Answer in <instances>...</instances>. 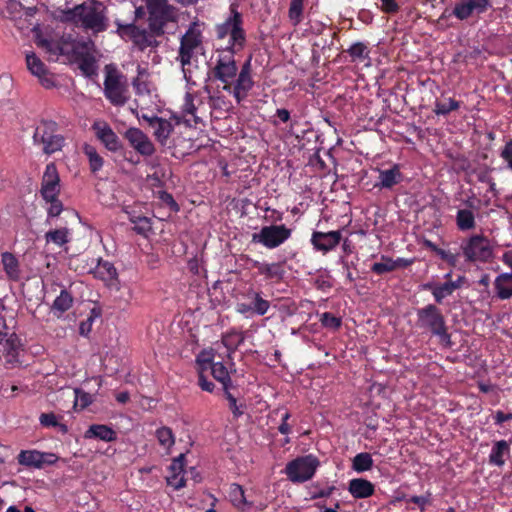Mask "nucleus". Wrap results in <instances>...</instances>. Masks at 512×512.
<instances>
[{
    "instance_id": "3c124183",
    "label": "nucleus",
    "mask_w": 512,
    "mask_h": 512,
    "mask_svg": "<svg viewBox=\"0 0 512 512\" xmlns=\"http://www.w3.org/2000/svg\"><path fill=\"white\" fill-rule=\"evenodd\" d=\"M231 389L223 390L224 396L228 401L229 409L231 413L233 414V417L238 419L241 417L244 413L243 408L244 405L240 404L238 405L236 397L231 393Z\"/></svg>"
},
{
    "instance_id": "9d476101",
    "label": "nucleus",
    "mask_w": 512,
    "mask_h": 512,
    "mask_svg": "<svg viewBox=\"0 0 512 512\" xmlns=\"http://www.w3.org/2000/svg\"><path fill=\"white\" fill-rule=\"evenodd\" d=\"M238 51L217 50V57L210 74L214 80L220 81L224 85L232 84L237 76L238 66L235 55Z\"/></svg>"
},
{
    "instance_id": "f8f14e48",
    "label": "nucleus",
    "mask_w": 512,
    "mask_h": 512,
    "mask_svg": "<svg viewBox=\"0 0 512 512\" xmlns=\"http://www.w3.org/2000/svg\"><path fill=\"white\" fill-rule=\"evenodd\" d=\"M491 7V0H458L449 16L460 21L468 20L473 16H480Z\"/></svg>"
},
{
    "instance_id": "412c9836",
    "label": "nucleus",
    "mask_w": 512,
    "mask_h": 512,
    "mask_svg": "<svg viewBox=\"0 0 512 512\" xmlns=\"http://www.w3.org/2000/svg\"><path fill=\"white\" fill-rule=\"evenodd\" d=\"M20 341L15 333L8 335L0 331V359L4 356L8 363L16 361Z\"/></svg>"
},
{
    "instance_id": "680f3d73",
    "label": "nucleus",
    "mask_w": 512,
    "mask_h": 512,
    "mask_svg": "<svg viewBox=\"0 0 512 512\" xmlns=\"http://www.w3.org/2000/svg\"><path fill=\"white\" fill-rule=\"evenodd\" d=\"M198 385L206 392L212 393L215 389V384L208 380L206 372L198 371Z\"/></svg>"
},
{
    "instance_id": "6ab92c4d",
    "label": "nucleus",
    "mask_w": 512,
    "mask_h": 512,
    "mask_svg": "<svg viewBox=\"0 0 512 512\" xmlns=\"http://www.w3.org/2000/svg\"><path fill=\"white\" fill-rule=\"evenodd\" d=\"M144 119L148 121L149 126L154 129L153 135L155 139L162 145L166 146L171 133L174 130V125L170 120L162 117L152 116Z\"/></svg>"
},
{
    "instance_id": "0eeeda50",
    "label": "nucleus",
    "mask_w": 512,
    "mask_h": 512,
    "mask_svg": "<svg viewBox=\"0 0 512 512\" xmlns=\"http://www.w3.org/2000/svg\"><path fill=\"white\" fill-rule=\"evenodd\" d=\"M33 143L42 145L44 154L51 155L60 151L64 146L65 139L57 133V123L51 120H42L35 128Z\"/></svg>"
},
{
    "instance_id": "b1692460",
    "label": "nucleus",
    "mask_w": 512,
    "mask_h": 512,
    "mask_svg": "<svg viewBox=\"0 0 512 512\" xmlns=\"http://www.w3.org/2000/svg\"><path fill=\"white\" fill-rule=\"evenodd\" d=\"M379 182L375 184V187L391 189L395 185L399 184L403 180V174L400 171L398 164H394L391 168L385 170H379Z\"/></svg>"
},
{
    "instance_id": "052dcab7",
    "label": "nucleus",
    "mask_w": 512,
    "mask_h": 512,
    "mask_svg": "<svg viewBox=\"0 0 512 512\" xmlns=\"http://www.w3.org/2000/svg\"><path fill=\"white\" fill-rule=\"evenodd\" d=\"M80 404L81 408H86L92 403V397L89 393L81 389H75V405Z\"/></svg>"
},
{
    "instance_id": "c9c22d12",
    "label": "nucleus",
    "mask_w": 512,
    "mask_h": 512,
    "mask_svg": "<svg viewBox=\"0 0 512 512\" xmlns=\"http://www.w3.org/2000/svg\"><path fill=\"white\" fill-rule=\"evenodd\" d=\"M74 302L72 294L67 289H62L53 302L52 309L60 313L68 311Z\"/></svg>"
},
{
    "instance_id": "69168bd1",
    "label": "nucleus",
    "mask_w": 512,
    "mask_h": 512,
    "mask_svg": "<svg viewBox=\"0 0 512 512\" xmlns=\"http://www.w3.org/2000/svg\"><path fill=\"white\" fill-rule=\"evenodd\" d=\"M135 93L137 95L149 94L150 90L148 88V83L142 81L139 77L135 78L132 82Z\"/></svg>"
},
{
    "instance_id": "aec40b11",
    "label": "nucleus",
    "mask_w": 512,
    "mask_h": 512,
    "mask_svg": "<svg viewBox=\"0 0 512 512\" xmlns=\"http://www.w3.org/2000/svg\"><path fill=\"white\" fill-rule=\"evenodd\" d=\"M93 130L108 150L116 152L122 147L119 137L107 123H94Z\"/></svg>"
},
{
    "instance_id": "dca6fc26",
    "label": "nucleus",
    "mask_w": 512,
    "mask_h": 512,
    "mask_svg": "<svg viewBox=\"0 0 512 512\" xmlns=\"http://www.w3.org/2000/svg\"><path fill=\"white\" fill-rule=\"evenodd\" d=\"M341 241L342 233L339 230L329 232L314 231L310 239L313 248L321 251L323 254L335 249Z\"/></svg>"
},
{
    "instance_id": "f3484780",
    "label": "nucleus",
    "mask_w": 512,
    "mask_h": 512,
    "mask_svg": "<svg viewBox=\"0 0 512 512\" xmlns=\"http://www.w3.org/2000/svg\"><path fill=\"white\" fill-rule=\"evenodd\" d=\"M251 266L258 270V273L264 276L266 281H270L272 283H280L283 281L285 277V269L284 263L282 262H273L266 263L260 262L258 260H250Z\"/></svg>"
},
{
    "instance_id": "8fccbe9b",
    "label": "nucleus",
    "mask_w": 512,
    "mask_h": 512,
    "mask_svg": "<svg viewBox=\"0 0 512 512\" xmlns=\"http://www.w3.org/2000/svg\"><path fill=\"white\" fill-rule=\"evenodd\" d=\"M133 224H134L133 230L137 234L145 236V237H147L148 234L152 230L151 219L146 216L138 217L136 220H133Z\"/></svg>"
},
{
    "instance_id": "4c0bfd02",
    "label": "nucleus",
    "mask_w": 512,
    "mask_h": 512,
    "mask_svg": "<svg viewBox=\"0 0 512 512\" xmlns=\"http://www.w3.org/2000/svg\"><path fill=\"white\" fill-rule=\"evenodd\" d=\"M83 151L88 158L90 171L94 174L100 171L103 167L104 160L99 155L95 147L85 145Z\"/></svg>"
},
{
    "instance_id": "7c9ffc66",
    "label": "nucleus",
    "mask_w": 512,
    "mask_h": 512,
    "mask_svg": "<svg viewBox=\"0 0 512 512\" xmlns=\"http://www.w3.org/2000/svg\"><path fill=\"white\" fill-rule=\"evenodd\" d=\"M510 446L506 440L496 441L489 455V463L498 467L505 464V456L509 455Z\"/></svg>"
},
{
    "instance_id": "72a5a7b5",
    "label": "nucleus",
    "mask_w": 512,
    "mask_h": 512,
    "mask_svg": "<svg viewBox=\"0 0 512 512\" xmlns=\"http://www.w3.org/2000/svg\"><path fill=\"white\" fill-rule=\"evenodd\" d=\"M248 297L251 299L253 314L263 316L268 312L270 308V302L262 297L261 292H257L251 289L248 291Z\"/></svg>"
},
{
    "instance_id": "79ce46f5",
    "label": "nucleus",
    "mask_w": 512,
    "mask_h": 512,
    "mask_svg": "<svg viewBox=\"0 0 512 512\" xmlns=\"http://www.w3.org/2000/svg\"><path fill=\"white\" fill-rule=\"evenodd\" d=\"M45 240L47 243L52 242L61 247L69 242V230L67 228L50 230L45 234Z\"/></svg>"
},
{
    "instance_id": "a19ab883",
    "label": "nucleus",
    "mask_w": 512,
    "mask_h": 512,
    "mask_svg": "<svg viewBox=\"0 0 512 512\" xmlns=\"http://www.w3.org/2000/svg\"><path fill=\"white\" fill-rule=\"evenodd\" d=\"M304 0H290L288 17L294 26L303 20Z\"/></svg>"
},
{
    "instance_id": "20e7f679",
    "label": "nucleus",
    "mask_w": 512,
    "mask_h": 512,
    "mask_svg": "<svg viewBox=\"0 0 512 512\" xmlns=\"http://www.w3.org/2000/svg\"><path fill=\"white\" fill-rule=\"evenodd\" d=\"M416 326L433 336H437L446 347L452 346L451 334L448 332L446 319L436 304H427L416 310Z\"/></svg>"
},
{
    "instance_id": "ea45409f",
    "label": "nucleus",
    "mask_w": 512,
    "mask_h": 512,
    "mask_svg": "<svg viewBox=\"0 0 512 512\" xmlns=\"http://www.w3.org/2000/svg\"><path fill=\"white\" fill-rule=\"evenodd\" d=\"M460 105L461 103L459 101L451 97L445 99L444 101L437 100L434 104L433 112L438 116H446L450 112L459 109Z\"/></svg>"
},
{
    "instance_id": "1a4fd4ad",
    "label": "nucleus",
    "mask_w": 512,
    "mask_h": 512,
    "mask_svg": "<svg viewBox=\"0 0 512 512\" xmlns=\"http://www.w3.org/2000/svg\"><path fill=\"white\" fill-rule=\"evenodd\" d=\"M319 466V459L309 454L289 461L285 466L284 473L292 483H304L313 478Z\"/></svg>"
},
{
    "instance_id": "a18cd8bd",
    "label": "nucleus",
    "mask_w": 512,
    "mask_h": 512,
    "mask_svg": "<svg viewBox=\"0 0 512 512\" xmlns=\"http://www.w3.org/2000/svg\"><path fill=\"white\" fill-rule=\"evenodd\" d=\"M195 96L192 93L187 92L184 97V103L182 105V113L186 116H191L193 121L197 124L200 122L199 117L196 115L197 107L194 103Z\"/></svg>"
},
{
    "instance_id": "cd10ccee",
    "label": "nucleus",
    "mask_w": 512,
    "mask_h": 512,
    "mask_svg": "<svg viewBox=\"0 0 512 512\" xmlns=\"http://www.w3.org/2000/svg\"><path fill=\"white\" fill-rule=\"evenodd\" d=\"M1 263L7 278L11 281H19L21 278L20 262L11 252L1 254Z\"/></svg>"
},
{
    "instance_id": "a211bd4d",
    "label": "nucleus",
    "mask_w": 512,
    "mask_h": 512,
    "mask_svg": "<svg viewBox=\"0 0 512 512\" xmlns=\"http://www.w3.org/2000/svg\"><path fill=\"white\" fill-rule=\"evenodd\" d=\"M254 87L252 76L237 75L232 84L224 85L223 90L233 95L235 101L240 104L249 95Z\"/></svg>"
},
{
    "instance_id": "4d7b16f0",
    "label": "nucleus",
    "mask_w": 512,
    "mask_h": 512,
    "mask_svg": "<svg viewBox=\"0 0 512 512\" xmlns=\"http://www.w3.org/2000/svg\"><path fill=\"white\" fill-rule=\"evenodd\" d=\"M499 156L506 163V167L512 171V139L505 142V145L500 150Z\"/></svg>"
},
{
    "instance_id": "f03ea898",
    "label": "nucleus",
    "mask_w": 512,
    "mask_h": 512,
    "mask_svg": "<svg viewBox=\"0 0 512 512\" xmlns=\"http://www.w3.org/2000/svg\"><path fill=\"white\" fill-rule=\"evenodd\" d=\"M61 21L72 23L94 34L108 29L106 8L98 1L83 2L62 11Z\"/></svg>"
},
{
    "instance_id": "2f4dec72",
    "label": "nucleus",
    "mask_w": 512,
    "mask_h": 512,
    "mask_svg": "<svg viewBox=\"0 0 512 512\" xmlns=\"http://www.w3.org/2000/svg\"><path fill=\"white\" fill-rule=\"evenodd\" d=\"M209 371L213 378L222 384L223 390L234 388L230 373L222 362H214Z\"/></svg>"
},
{
    "instance_id": "58836bf2",
    "label": "nucleus",
    "mask_w": 512,
    "mask_h": 512,
    "mask_svg": "<svg viewBox=\"0 0 512 512\" xmlns=\"http://www.w3.org/2000/svg\"><path fill=\"white\" fill-rule=\"evenodd\" d=\"M372 467L373 459L367 452L358 453L352 460V468L358 473L369 471Z\"/></svg>"
},
{
    "instance_id": "37998d69",
    "label": "nucleus",
    "mask_w": 512,
    "mask_h": 512,
    "mask_svg": "<svg viewBox=\"0 0 512 512\" xmlns=\"http://www.w3.org/2000/svg\"><path fill=\"white\" fill-rule=\"evenodd\" d=\"M39 422L43 427H56L62 434L68 433V426L60 423L58 417L53 412L42 413L39 417Z\"/></svg>"
},
{
    "instance_id": "774afa93",
    "label": "nucleus",
    "mask_w": 512,
    "mask_h": 512,
    "mask_svg": "<svg viewBox=\"0 0 512 512\" xmlns=\"http://www.w3.org/2000/svg\"><path fill=\"white\" fill-rule=\"evenodd\" d=\"M291 415L289 412H285L281 418V424L278 427V431L283 435H288L291 433V425L288 423Z\"/></svg>"
},
{
    "instance_id": "de8ad7c7",
    "label": "nucleus",
    "mask_w": 512,
    "mask_h": 512,
    "mask_svg": "<svg viewBox=\"0 0 512 512\" xmlns=\"http://www.w3.org/2000/svg\"><path fill=\"white\" fill-rule=\"evenodd\" d=\"M371 271L376 275H383L385 273L395 271V266L392 263V258L386 255H381V262H376L371 266Z\"/></svg>"
},
{
    "instance_id": "a878e982",
    "label": "nucleus",
    "mask_w": 512,
    "mask_h": 512,
    "mask_svg": "<svg viewBox=\"0 0 512 512\" xmlns=\"http://www.w3.org/2000/svg\"><path fill=\"white\" fill-rule=\"evenodd\" d=\"M85 439H97L104 442H113L117 439V433L111 427L104 424H92L84 433Z\"/></svg>"
},
{
    "instance_id": "2eb2a0df",
    "label": "nucleus",
    "mask_w": 512,
    "mask_h": 512,
    "mask_svg": "<svg viewBox=\"0 0 512 512\" xmlns=\"http://www.w3.org/2000/svg\"><path fill=\"white\" fill-rule=\"evenodd\" d=\"M124 137L140 155L151 156L154 154L155 147L153 143L141 129L131 127L126 130Z\"/></svg>"
},
{
    "instance_id": "864d4df0",
    "label": "nucleus",
    "mask_w": 512,
    "mask_h": 512,
    "mask_svg": "<svg viewBox=\"0 0 512 512\" xmlns=\"http://www.w3.org/2000/svg\"><path fill=\"white\" fill-rule=\"evenodd\" d=\"M80 70L87 76H91L95 73V59L93 56L86 54L82 55L79 62Z\"/></svg>"
},
{
    "instance_id": "c03bdc74",
    "label": "nucleus",
    "mask_w": 512,
    "mask_h": 512,
    "mask_svg": "<svg viewBox=\"0 0 512 512\" xmlns=\"http://www.w3.org/2000/svg\"><path fill=\"white\" fill-rule=\"evenodd\" d=\"M26 64L29 71L35 76L45 74L47 71L45 64L33 52L26 55Z\"/></svg>"
},
{
    "instance_id": "603ef678",
    "label": "nucleus",
    "mask_w": 512,
    "mask_h": 512,
    "mask_svg": "<svg viewBox=\"0 0 512 512\" xmlns=\"http://www.w3.org/2000/svg\"><path fill=\"white\" fill-rule=\"evenodd\" d=\"M320 323L323 327L336 331L341 327L342 319L330 312H324L320 317Z\"/></svg>"
},
{
    "instance_id": "c85d7f7f",
    "label": "nucleus",
    "mask_w": 512,
    "mask_h": 512,
    "mask_svg": "<svg viewBox=\"0 0 512 512\" xmlns=\"http://www.w3.org/2000/svg\"><path fill=\"white\" fill-rule=\"evenodd\" d=\"M494 287L497 298L507 300L512 297V273L505 272L499 274L494 281Z\"/></svg>"
},
{
    "instance_id": "09e8293b",
    "label": "nucleus",
    "mask_w": 512,
    "mask_h": 512,
    "mask_svg": "<svg viewBox=\"0 0 512 512\" xmlns=\"http://www.w3.org/2000/svg\"><path fill=\"white\" fill-rule=\"evenodd\" d=\"M214 363L213 360V351L211 350H203L201 351L197 357H196V364H197V372H207L209 371V368Z\"/></svg>"
},
{
    "instance_id": "4468645a",
    "label": "nucleus",
    "mask_w": 512,
    "mask_h": 512,
    "mask_svg": "<svg viewBox=\"0 0 512 512\" xmlns=\"http://www.w3.org/2000/svg\"><path fill=\"white\" fill-rule=\"evenodd\" d=\"M40 193L42 198L53 199L60 194V176L54 162L46 165L42 176Z\"/></svg>"
},
{
    "instance_id": "6e6552de",
    "label": "nucleus",
    "mask_w": 512,
    "mask_h": 512,
    "mask_svg": "<svg viewBox=\"0 0 512 512\" xmlns=\"http://www.w3.org/2000/svg\"><path fill=\"white\" fill-rule=\"evenodd\" d=\"M460 249L468 263H486L493 256L491 242L483 234H474L461 242Z\"/></svg>"
},
{
    "instance_id": "e433bc0d",
    "label": "nucleus",
    "mask_w": 512,
    "mask_h": 512,
    "mask_svg": "<svg viewBox=\"0 0 512 512\" xmlns=\"http://www.w3.org/2000/svg\"><path fill=\"white\" fill-rule=\"evenodd\" d=\"M244 342L242 333L230 331L222 336V344L226 347L229 356L233 354L238 347Z\"/></svg>"
},
{
    "instance_id": "e2e57ef3",
    "label": "nucleus",
    "mask_w": 512,
    "mask_h": 512,
    "mask_svg": "<svg viewBox=\"0 0 512 512\" xmlns=\"http://www.w3.org/2000/svg\"><path fill=\"white\" fill-rule=\"evenodd\" d=\"M159 198L165 205H167L170 208L171 211H173V212L179 211V209H180L179 205L173 198L172 194H170L166 191H162V192H160Z\"/></svg>"
},
{
    "instance_id": "ddd939ff",
    "label": "nucleus",
    "mask_w": 512,
    "mask_h": 512,
    "mask_svg": "<svg viewBox=\"0 0 512 512\" xmlns=\"http://www.w3.org/2000/svg\"><path fill=\"white\" fill-rule=\"evenodd\" d=\"M20 465L41 469L45 465H53L58 461L54 453L40 452L38 450H21L17 456Z\"/></svg>"
},
{
    "instance_id": "13d9d810",
    "label": "nucleus",
    "mask_w": 512,
    "mask_h": 512,
    "mask_svg": "<svg viewBox=\"0 0 512 512\" xmlns=\"http://www.w3.org/2000/svg\"><path fill=\"white\" fill-rule=\"evenodd\" d=\"M38 47L45 49L48 53L58 55L61 53V48L58 43H55L48 39H38L36 41Z\"/></svg>"
},
{
    "instance_id": "49530a36",
    "label": "nucleus",
    "mask_w": 512,
    "mask_h": 512,
    "mask_svg": "<svg viewBox=\"0 0 512 512\" xmlns=\"http://www.w3.org/2000/svg\"><path fill=\"white\" fill-rule=\"evenodd\" d=\"M156 437L161 446L169 449L175 443L174 434L171 428L163 426L156 430Z\"/></svg>"
},
{
    "instance_id": "423d86ee",
    "label": "nucleus",
    "mask_w": 512,
    "mask_h": 512,
    "mask_svg": "<svg viewBox=\"0 0 512 512\" xmlns=\"http://www.w3.org/2000/svg\"><path fill=\"white\" fill-rule=\"evenodd\" d=\"M104 96L116 107L124 106L129 98V87L126 77L117 69H107L104 78Z\"/></svg>"
},
{
    "instance_id": "c756f323",
    "label": "nucleus",
    "mask_w": 512,
    "mask_h": 512,
    "mask_svg": "<svg viewBox=\"0 0 512 512\" xmlns=\"http://www.w3.org/2000/svg\"><path fill=\"white\" fill-rule=\"evenodd\" d=\"M95 278L100 279L106 283H111L117 279V270L114 265L103 259H99L97 266L92 271Z\"/></svg>"
},
{
    "instance_id": "473e14b6",
    "label": "nucleus",
    "mask_w": 512,
    "mask_h": 512,
    "mask_svg": "<svg viewBox=\"0 0 512 512\" xmlns=\"http://www.w3.org/2000/svg\"><path fill=\"white\" fill-rule=\"evenodd\" d=\"M455 221L458 230L463 232L473 230L476 227L475 215L470 209H459Z\"/></svg>"
},
{
    "instance_id": "0e129e2a",
    "label": "nucleus",
    "mask_w": 512,
    "mask_h": 512,
    "mask_svg": "<svg viewBox=\"0 0 512 512\" xmlns=\"http://www.w3.org/2000/svg\"><path fill=\"white\" fill-rule=\"evenodd\" d=\"M381 1V10L387 14H395L399 11L400 6L396 2V0H380Z\"/></svg>"
},
{
    "instance_id": "f257e3e1",
    "label": "nucleus",
    "mask_w": 512,
    "mask_h": 512,
    "mask_svg": "<svg viewBox=\"0 0 512 512\" xmlns=\"http://www.w3.org/2000/svg\"><path fill=\"white\" fill-rule=\"evenodd\" d=\"M148 12V27L136 23L124 24L115 21V33L124 41L132 42L133 46L144 52L148 48L156 49L160 45L159 37L164 36L168 23L176 22L177 11L168 0H143Z\"/></svg>"
},
{
    "instance_id": "bf43d9fd",
    "label": "nucleus",
    "mask_w": 512,
    "mask_h": 512,
    "mask_svg": "<svg viewBox=\"0 0 512 512\" xmlns=\"http://www.w3.org/2000/svg\"><path fill=\"white\" fill-rule=\"evenodd\" d=\"M397 500H405L407 503H414L420 508V512H424L426 506L430 503L429 495L428 496H411L406 498L405 496L398 497Z\"/></svg>"
},
{
    "instance_id": "bb28decb",
    "label": "nucleus",
    "mask_w": 512,
    "mask_h": 512,
    "mask_svg": "<svg viewBox=\"0 0 512 512\" xmlns=\"http://www.w3.org/2000/svg\"><path fill=\"white\" fill-rule=\"evenodd\" d=\"M228 497L233 507L241 512L247 511L253 507V503L246 499L243 487L237 483L230 484Z\"/></svg>"
},
{
    "instance_id": "5701e85b",
    "label": "nucleus",
    "mask_w": 512,
    "mask_h": 512,
    "mask_svg": "<svg viewBox=\"0 0 512 512\" xmlns=\"http://www.w3.org/2000/svg\"><path fill=\"white\" fill-rule=\"evenodd\" d=\"M422 289L431 292L435 304H442L446 297L451 296L457 290V285L448 281L444 283L427 282L422 285Z\"/></svg>"
},
{
    "instance_id": "393cba45",
    "label": "nucleus",
    "mask_w": 512,
    "mask_h": 512,
    "mask_svg": "<svg viewBox=\"0 0 512 512\" xmlns=\"http://www.w3.org/2000/svg\"><path fill=\"white\" fill-rule=\"evenodd\" d=\"M348 491L355 499H364L375 492L374 484L364 478H354L348 483Z\"/></svg>"
},
{
    "instance_id": "5fc2aeb1",
    "label": "nucleus",
    "mask_w": 512,
    "mask_h": 512,
    "mask_svg": "<svg viewBox=\"0 0 512 512\" xmlns=\"http://www.w3.org/2000/svg\"><path fill=\"white\" fill-rule=\"evenodd\" d=\"M334 490H335L334 486L320 488L319 483H314L310 487L309 494H310L311 499L326 498V497H329L333 493Z\"/></svg>"
},
{
    "instance_id": "6e6d98bb",
    "label": "nucleus",
    "mask_w": 512,
    "mask_h": 512,
    "mask_svg": "<svg viewBox=\"0 0 512 512\" xmlns=\"http://www.w3.org/2000/svg\"><path fill=\"white\" fill-rule=\"evenodd\" d=\"M47 203L50 204L47 209L48 217H57L63 210L62 202L58 199V196H54L53 199L43 198Z\"/></svg>"
},
{
    "instance_id": "338daca9",
    "label": "nucleus",
    "mask_w": 512,
    "mask_h": 512,
    "mask_svg": "<svg viewBox=\"0 0 512 512\" xmlns=\"http://www.w3.org/2000/svg\"><path fill=\"white\" fill-rule=\"evenodd\" d=\"M437 253L440 256V258L442 260H444L445 262H447L449 265L456 266L457 258H458L457 254H454L450 251H446L443 249H439Z\"/></svg>"
},
{
    "instance_id": "4be33fe9",
    "label": "nucleus",
    "mask_w": 512,
    "mask_h": 512,
    "mask_svg": "<svg viewBox=\"0 0 512 512\" xmlns=\"http://www.w3.org/2000/svg\"><path fill=\"white\" fill-rule=\"evenodd\" d=\"M185 466V454H180L174 458L169 466L171 475L167 477L169 485L173 486L175 490H179L186 485V480L183 476Z\"/></svg>"
},
{
    "instance_id": "7ed1b4c3",
    "label": "nucleus",
    "mask_w": 512,
    "mask_h": 512,
    "mask_svg": "<svg viewBox=\"0 0 512 512\" xmlns=\"http://www.w3.org/2000/svg\"><path fill=\"white\" fill-rule=\"evenodd\" d=\"M239 4L233 2L229 6V15L222 23L215 26V35L218 40L229 37L227 46L223 50L242 51L246 45L247 36L244 29L243 14L238 10Z\"/></svg>"
},
{
    "instance_id": "f704fd0d",
    "label": "nucleus",
    "mask_w": 512,
    "mask_h": 512,
    "mask_svg": "<svg viewBox=\"0 0 512 512\" xmlns=\"http://www.w3.org/2000/svg\"><path fill=\"white\" fill-rule=\"evenodd\" d=\"M351 57L352 62H362L369 59L370 50L364 42L353 43L346 51Z\"/></svg>"
},
{
    "instance_id": "9b49d317",
    "label": "nucleus",
    "mask_w": 512,
    "mask_h": 512,
    "mask_svg": "<svg viewBox=\"0 0 512 512\" xmlns=\"http://www.w3.org/2000/svg\"><path fill=\"white\" fill-rule=\"evenodd\" d=\"M292 235V230L284 224L267 225L252 234V243H258L267 249H275L285 243Z\"/></svg>"
},
{
    "instance_id": "39448f33",
    "label": "nucleus",
    "mask_w": 512,
    "mask_h": 512,
    "mask_svg": "<svg viewBox=\"0 0 512 512\" xmlns=\"http://www.w3.org/2000/svg\"><path fill=\"white\" fill-rule=\"evenodd\" d=\"M203 44V31L198 21L190 23L186 32L180 38L177 61L180 62L185 79L188 81L190 76L187 74L186 66L191 65L192 59L196 57L198 50Z\"/></svg>"
}]
</instances>
